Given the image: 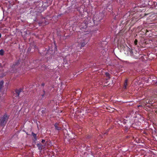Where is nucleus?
<instances>
[{"mask_svg":"<svg viewBox=\"0 0 157 157\" xmlns=\"http://www.w3.org/2000/svg\"><path fill=\"white\" fill-rule=\"evenodd\" d=\"M8 117L7 116H4L0 120V125L2 126H4L7 122Z\"/></svg>","mask_w":157,"mask_h":157,"instance_id":"nucleus-1","label":"nucleus"},{"mask_svg":"<svg viewBox=\"0 0 157 157\" xmlns=\"http://www.w3.org/2000/svg\"><path fill=\"white\" fill-rule=\"evenodd\" d=\"M78 42L79 44H81L82 47L84 46L86 44V42L85 40H83L82 38L79 39L78 40Z\"/></svg>","mask_w":157,"mask_h":157,"instance_id":"nucleus-2","label":"nucleus"},{"mask_svg":"<svg viewBox=\"0 0 157 157\" xmlns=\"http://www.w3.org/2000/svg\"><path fill=\"white\" fill-rule=\"evenodd\" d=\"M55 126L56 130H59L61 129V127L58 126V124L57 123L55 125Z\"/></svg>","mask_w":157,"mask_h":157,"instance_id":"nucleus-3","label":"nucleus"},{"mask_svg":"<svg viewBox=\"0 0 157 157\" xmlns=\"http://www.w3.org/2000/svg\"><path fill=\"white\" fill-rule=\"evenodd\" d=\"M128 79H126L125 81V82L124 85V89H126L127 88V86L128 85Z\"/></svg>","mask_w":157,"mask_h":157,"instance_id":"nucleus-4","label":"nucleus"},{"mask_svg":"<svg viewBox=\"0 0 157 157\" xmlns=\"http://www.w3.org/2000/svg\"><path fill=\"white\" fill-rule=\"evenodd\" d=\"M3 53H4L3 51L2 50H0V55H3Z\"/></svg>","mask_w":157,"mask_h":157,"instance_id":"nucleus-5","label":"nucleus"},{"mask_svg":"<svg viewBox=\"0 0 157 157\" xmlns=\"http://www.w3.org/2000/svg\"><path fill=\"white\" fill-rule=\"evenodd\" d=\"M105 74L109 78V74L108 73H105Z\"/></svg>","mask_w":157,"mask_h":157,"instance_id":"nucleus-6","label":"nucleus"},{"mask_svg":"<svg viewBox=\"0 0 157 157\" xmlns=\"http://www.w3.org/2000/svg\"><path fill=\"white\" fill-rule=\"evenodd\" d=\"M3 84V82H1L0 83V88L1 87Z\"/></svg>","mask_w":157,"mask_h":157,"instance_id":"nucleus-7","label":"nucleus"},{"mask_svg":"<svg viewBox=\"0 0 157 157\" xmlns=\"http://www.w3.org/2000/svg\"><path fill=\"white\" fill-rule=\"evenodd\" d=\"M134 43L135 45H136L137 44V40H136L134 41Z\"/></svg>","mask_w":157,"mask_h":157,"instance_id":"nucleus-8","label":"nucleus"},{"mask_svg":"<svg viewBox=\"0 0 157 157\" xmlns=\"http://www.w3.org/2000/svg\"><path fill=\"white\" fill-rule=\"evenodd\" d=\"M45 141V140H42V143H44Z\"/></svg>","mask_w":157,"mask_h":157,"instance_id":"nucleus-9","label":"nucleus"},{"mask_svg":"<svg viewBox=\"0 0 157 157\" xmlns=\"http://www.w3.org/2000/svg\"><path fill=\"white\" fill-rule=\"evenodd\" d=\"M32 134L33 135V136H36V134H34V133H32Z\"/></svg>","mask_w":157,"mask_h":157,"instance_id":"nucleus-10","label":"nucleus"},{"mask_svg":"<svg viewBox=\"0 0 157 157\" xmlns=\"http://www.w3.org/2000/svg\"><path fill=\"white\" fill-rule=\"evenodd\" d=\"M1 34L0 33V38H1Z\"/></svg>","mask_w":157,"mask_h":157,"instance_id":"nucleus-11","label":"nucleus"}]
</instances>
